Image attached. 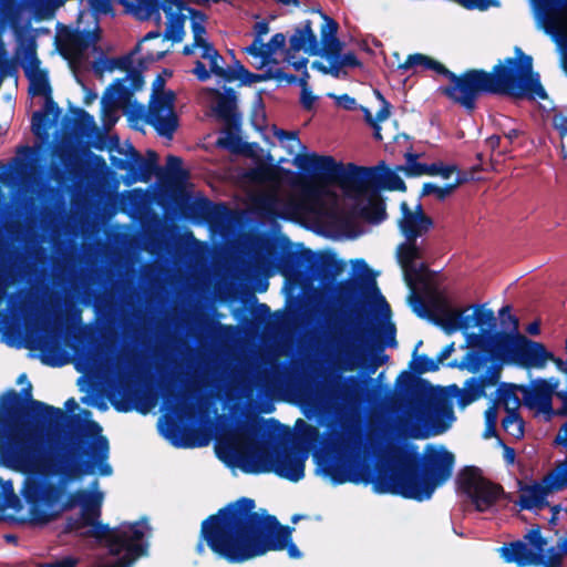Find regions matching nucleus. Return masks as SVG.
Returning a JSON list of instances; mask_svg holds the SVG:
<instances>
[{
	"label": "nucleus",
	"instance_id": "nucleus-35",
	"mask_svg": "<svg viewBox=\"0 0 567 567\" xmlns=\"http://www.w3.org/2000/svg\"><path fill=\"white\" fill-rule=\"evenodd\" d=\"M464 178L462 177H457L453 183L451 184H446L445 186L443 187H440L433 183H424L423 184V187H422V190H421V196H429V195H435V197L440 200V202H443L446 199V197H449L460 185H462L464 183Z\"/></svg>",
	"mask_w": 567,
	"mask_h": 567
},
{
	"label": "nucleus",
	"instance_id": "nucleus-8",
	"mask_svg": "<svg viewBox=\"0 0 567 567\" xmlns=\"http://www.w3.org/2000/svg\"><path fill=\"white\" fill-rule=\"evenodd\" d=\"M516 58H506L486 71L491 95H505L513 100H546L548 94L540 75L533 69V58L516 48Z\"/></svg>",
	"mask_w": 567,
	"mask_h": 567
},
{
	"label": "nucleus",
	"instance_id": "nucleus-18",
	"mask_svg": "<svg viewBox=\"0 0 567 567\" xmlns=\"http://www.w3.org/2000/svg\"><path fill=\"white\" fill-rule=\"evenodd\" d=\"M559 385L558 380H544L539 379L535 384L529 386H519L523 392V399L526 406L537 409L545 414H555L556 410L553 409L551 399L561 390H557Z\"/></svg>",
	"mask_w": 567,
	"mask_h": 567
},
{
	"label": "nucleus",
	"instance_id": "nucleus-31",
	"mask_svg": "<svg viewBox=\"0 0 567 567\" xmlns=\"http://www.w3.org/2000/svg\"><path fill=\"white\" fill-rule=\"evenodd\" d=\"M517 386L511 383H501L496 390L493 403L502 404L506 412H518L520 406L519 398L516 394Z\"/></svg>",
	"mask_w": 567,
	"mask_h": 567
},
{
	"label": "nucleus",
	"instance_id": "nucleus-23",
	"mask_svg": "<svg viewBox=\"0 0 567 567\" xmlns=\"http://www.w3.org/2000/svg\"><path fill=\"white\" fill-rule=\"evenodd\" d=\"M398 262L403 269L404 280L410 288H413L419 277V269L415 260L421 258V250L416 240H406L399 245L396 249Z\"/></svg>",
	"mask_w": 567,
	"mask_h": 567
},
{
	"label": "nucleus",
	"instance_id": "nucleus-46",
	"mask_svg": "<svg viewBox=\"0 0 567 567\" xmlns=\"http://www.w3.org/2000/svg\"><path fill=\"white\" fill-rule=\"evenodd\" d=\"M396 328L393 322H386L383 328H381L378 331L377 334V346L379 349H384L385 347H395L396 346V339H395Z\"/></svg>",
	"mask_w": 567,
	"mask_h": 567
},
{
	"label": "nucleus",
	"instance_id": "nucleus-42",
	"mask_svg": "<svg viewBox=\"0 0 567 567\" xmlns=\"http://www.w3.org/2000/svg\"><path fill=\"white\" fill-rule=\"evenodd\" d=\"M502 426L512 436L519 439L524 435V420L519 412H506L502 420Z\"/></svg>",
	"mask_w": 567,
	"mask_h": 567
},
{
	"label": "nucleus",
	"instance_id": "nucleus-62",
	"mask_svg": "<svg viewBox=\"0 0 567 567\" xmlns=\"http://www.w3.org/2000/svg\"><path fill=\"white\" fill-rule=\"evenodd\" d=\"M246 52L255 58H261L262 63L269 60L268 55H266V45L261 39H255L246 49Z\"/></svg>",
	"mask_w": 567,
	"mask_h": 567
},
{
	"label": "nucleus",
	"instance_id": "nucleus-2",
	"mask_svg": "<svg viewBox=\"0 0 567 567\" xmlns=\"http://www.w3.org/2000/svg\"><path fill=\"white\" fill-rule=\"evenodd\" d=\"M415 450V446H412L411 452L405 446H390L388 470H380L362 480L351 474L348 460L339 454H315L313 457L322 473L336 485L363 481L371 483L378 494L423 502L430 499L436 487L451 477L455 457L443 446L427 445L424 456Z\"/></svg>",
	"mask_w": 567,
	"mask_h": 567
},
{
	"label": "nucleus",
	"instance_id": "nucleus-55",
	"mask_svg": "<svg viewBox=\"0 0 567 567\" xmlns=\"http://www.w3.org/2000/svg\"><path fill=\"white\" fill-rule=\"evenodd\" d=\"M166 167L173 178H184L187 176V172L183 169V159L175 155H168L166 157Z\"/></svg>",
	"mask_w": 567,
	"mask_h": 567
},
{
	"label": "nucleus",
	"instance_id": "nucleus-30",
	"mask_svg": "<svg viewBox=\"0 0 567 567\" xmlns=\"http://www.w3.org/2000/svg\"><path fill=\"white\" fill-rule=\"evenodd\" d=\"M444 64L422 53L409 54L405 61L399 64L398 69L403 71L414 70L417 68L422 70H432L437 74H442Z\"/></svg>",
	"mask_w": 567,
	"mask_h": 567
},
{
	"label": "nucleus",
	"instance_id": "nucleus-49",
	"mask_svg": "<svg viewBox=\"0 0 567 567\" xmlns=\"http://www.w3.org/2000/svg\"><path fill=\"white\" fill-rule=\"evenodd\" d=\"M485 431H484V437L489 439L492 436L497 435L496 424H497V408L496 403H492L485 412Z\"/></svg>",
	"mask_w": 567,
	"mask_h": 567
},
{
	"label": "nucleus",
	"instance_id": "nucleus-57",
	"mask_svg": "<svg viewBox=\"0 0 567 567\" xmlns=\"http://www.w3.org/2000/svg\"><path fill=\"white\" fill-rule=\"evenodd\" d=\"M7 509L14 513H20L23 509V503L16 492L0 501V513H4Z\"/></svg>",
	"mask_w": 567,
	"mask_h": 567
},
{
	"label": "nucleus",
	"instance_id": "nucleus-54",
	"mask_svg": "<svg viewBox=\"0 0 567 567\" xmlns=\"http://www.w3.org/2000/svg\"><path fill=\"white\" fill-rule=\"evenodd\" d=\"M440 362L439 360L429 358L426 354H421L417 360L416 364L413 367V370L417 374H423L426 372H435L440 369Z\"/></svg>",
	"mask_w": 567,
	"mask_h": 567
},
{
	"label": "nucleus",
	"instance_id": "nucleus-24",
	"mask_svg": "<svg viewBox=\"0 0 567 567\" xmlns=\"http://www.w3.org/2000/svg\"><path fill=\"white\" fill-rule=\"evenodd\" d=\"M499 551L506 563H514L517 567L537 566L542 559L540 553L528 548L523 540L504 544Z\"/></svg>",
	"mask_w": 567,
	"mask_h": 567
},
{
	"label": "nucleus",
	"instance_id": "nucleus-58",
	"mask_svg": "<svg viewBox=\"0 0 567 567\" xmlns=\"http://www.w3.org/2000/svg\"><path fill=\"white\" fill-rule=\"evenodd\" d=\"M287 37L286 34L279 32L271 37L270 41L268 43H265L266 45V55L270 59L272 54H275L279 50H284L286 47Z\"/></svg>",
	"mask_w": 567,
	"mask_h": 567
},
{
	"label": "nucleus",
	"instance_id": "nucleus-13",
	"mask_svg": "<svg viewBox=\"0 0 567 567\" xmlns=\"http://www.w3.org/2000/svg\"><path fill=\"white\" fill-rule=\"evenodd\" d=\"M456 484L457 489L470 498L480 513L494 506L505 493L502 485L484 477L482 470L474 465L465 466L458 472Z\"/></svg>",
	"mask_w": 567,
	"mask_h": 567
},
{
	"label": "nucleus",
	"instance_id": "nucleus-25",
	"mask_svg": "<svg viewBox=\"0 0 567 567\" xmlns=\"http://www.w3.org/2000/svg\"><path fill=\"white\" fill-rule=\"evenodd\" d=\"M488 388L481 377H471L464 382L461 389L456 384H451L441 391H447L452 396L457 398L460 408H465L482 396H485V389Z\"/></svg>",
	"mask_w": 567,
	"mask_h": 567
},
{
	"label": "nucleus",
	"instance_id": "nucleus-17",
	"mask_svg": "<svg viewBox=\"0 0 567 567\" xmlns=\"http://www.w3.org/2000/svg\"><path fill=\"white\" fill-rule=\"evenodd\" d=\"M426 423L431 425L430 431L414 430L411 434L414 439H427L430 435H437L446 432L455 420L453 405L445 399H437L422 413Z\"/></svg>",
	"mask_w": 567,
	"mask_h": 567
},
{
	"label": "nucleus",
	"instance_id": "nucleus-12",
	"mask_svg": "<svg viewBox=\"0 0 567 567\" xmlns=\"http://www.w3.org/2000/svg\"><path fill=\"white\" fill-rule=\"evenodd\" d=\"M355 316L358 324L351 334H344L337 326L329 328L327 334L328 343L334 348L337 359L344 370H352L360 362L367 352L371 336V330L362 326L367 312L361 306L355 308Z\"/></svg>",
	"mask_w": 567,
	"mask_h": 567
},
{
	"label": "nucleus",
	"instance_id": "nucleus-37",
	"mask_svg": "<svg viewBox=\"0 0 567 567\" xmlns=\"http://www.w3.org/2000/svg\"><path fill=\"white\" fill-rule=\"evenodd\" d=\"M90 37L85 30H68L64 34V42L74 51L82 53L92 45Z\"/></svg>",
	"mask_w": 567,
	"mask_h": 567
},
{
	"label": "nucleus",
	"instance_id": "nucleus-32",
	"mask_svg": "<svg viewBox=\"0 0 567 567\" xmlns=\"http://www.w3.org/2000/svg\"><path fill=\"white\" fill-rule=\"evenodd\" d=\"M137 3L141 8L145 10V19L151 18L154 13L158 14L159 9H162L164 13L168 16L175 14V12L173 11L174 6L179 11L186 8L183 0H163L162 3L159 2V0H137Z\"/></svg>",
	"mask_w": 567,
	"mask_h": 567
},
{
	"label": "nucleus",
	"instance_id": "nucleus-36",
	"mask_svg": "<svg viewBox=\"0 0 567 567\" xmlns=\"http://www.w3.org/2000/svg\"><path fill=\"white\" fill-rule=\"evenodd\" d=\"M140 49V44L136 45V48L126 55L118 56V58H111L105 59L102 61V66L96 65L95 71L96 72H103V71H110L112 72L115 69L122 70V71H130V68L133 65L132 55L136 53Z\"/></svg>",
	"mask_w": 567,
	"mask_h": 567
},
{
	"label": "nucleus",
	"instance_id": "nucleus-48",
	"mask_svg": "<svg viewBox=\"0 0 567 567\" xmlns=\"http://www.w3.org/2000/svg\"><path fill=\"white\" fill-rule=\"evenodd\" d=\"M74 114H75V126L80 132L86 133L89 131L96 128L93 115H91L85 110L76 107V109H74Z\"/></svg>",
	"mask_w": 567,
	"mask_h": 567
},
{
	"label": "nucleus",
	"instance_id": "nucleus-15",
	"mask_svg": "<svg viewBox=\"0 0 567 567\" xmlns=\"http://www.w3.org/2000/svg\"><path fill=\"white\" fill-rule=\"evenodd\" d=\"M116 152L124 155V157L111 155L110 162L114 168L126 172L123 176L126 186L136 182L147 183L159 171L157 165L158 155L153 150L146 152V158L132 144H127L126 148L118 146Z\"/></svg>",
	"mask_w": 567,
	"mask_h": 567
},
{
	"label": "nucleus",
	"instance_id": "nucleus-14",
	"mask_svg": "<svg viewBox=\"0 0 567 567\" xmlns=\"http://www.w3.org/2000/svg\"><path fill=\"white\" fill-rule=\"evenodd\" d=\"M164 86L165 80L157 75L153 82V94L145 122L158 135L171 140L179 126V121L175 112L176 95L172 90L164 91Z\"/></svg>",
	"mask_w": 567,
	"mask_h": 567
},
{
	"label": "nucleus",
	"instance_id": "nucleus-33",
	"mask_svg": "<svg viewBox=\"0 0 567 567\" xmlns=\"http://www.w3.org/2000/svg\"><path fill=\"white\" fill-rule=\"evenodd\" d=\"M27 78L30 82L29 94L32 96H44L48 100L51 96L52 89L49 81L47 70H38V73L32 74L30 71L27 72Z\"/></svg>",
	"mask_w": 567,
	"mask_h": 567
},
{
	"label": "nucleus",
	"instance_id": "nucleus-61",
	"mask_svg": "<svg viewBox=\"0 0 567 567\" xmlns=\"http://www.w3.org/2000/svg\"><path fill=\"white\" fill-rule=\"evenodd\" d=\"M221 60L220 59H215V56H213L210 60H209V66H210V72L219 78H221L223 80H225L226 82H234V75L230 74L227 69H225L223 65H221Z\"/></svg>",
	"mask_w": 567,
	"mask_h": 567
},
{
	"label": "nucleus",
	"instance_id": "nucleus-20",
	"mask_svg": "<svg viewBox=\"0 0 567 567\" xmlns=\"http://www.w3.org/2000/svg\"><path fill=\"white\" fill-rule=\"evenodd\" d=\"M303 51L309 55H319L320 44L312 29V21L307 19L297 25L289 38V48L286 50V60L295 58V53Z\"/></svg>",
	"mask_w": 567,
	"mask_h": 567
},
{
	"label": "nucleus",
	"instance_id": "nucleus-40",
	"mask_svg": "<svg viewBox=\"0 0 567 567\" xmlns=\"http://www.w3.org/2000/svg\"><path fill=\"white\" fill-rule=\"evenodd\" d=\"M190 17H192V32L194 35L193 45H202L206 40L204 39V34L206 33V28L204 25V21L206 20V14L199 10L194 8H187Z\"/></svg>",
	"mask_w": 567,
	"mask_h": 567
},
{
	"label": "nucleus",
	"instance_id": "nucleus-47",
	"mask_svg": "<svg viewBox=\"0 0 567 567\" xmlns=\"http://www.w3.org/2000/svg\"><path fill=\"white\" fill-rule=\"evenodd\" d=\"M197 207L202 218L208 221L216 219L226 210L224 204H214L213 202L206 198L199 202Z\"/></svg>",
	"mask_w": 567,
	"mask_h": 567
},
{
	"label": "nucleus",
	"instance_id": "nucleus-50",
	"mask_svg": "<svg viewBox=\"0 0 567 567\" xmlns=\"http://www.w3.org/2000/svg\"><path fill=\"white\" fill-rule=\"evenodd\" d=\"M333 64L338 69V78H340V75L342 73V69H344V68H351V69L362 68V62L358 59L355 53L352 51H349L347 53H341L340 58H338L333 62Z\"/></svg>",
	"mask_w": 567,
	"mask_h": 567
},
{
	"label": "nucleus",
	"instance_id": "nucleus-38",
	"mask_svg": "<svg viewBox=\"0 0 567 567\" xmlns=\"http://www.w3.org/2000/svg\"><path fill=\"white\" fill-rule=\"evenodd\" d=\"M168 21L165 30V38L173 42H181L184 37L185 17L181 13L166 16Z\"/></svg>",
	"mask_w": 567,
	"mask_h": 567
},
{
	"label": "nucleus",
	"instance_id": "nucleus-51",
	"mask_svg": "<svg viewBox=\"0 0 567 567\" xmlns=\"http://www.w3.org/2000/svg\"><path fill=\"white\" fill-rule=\"evenodd\" d=\"M343 47L344 43L337 37L326 45L320 47V54L324 56L329 62H334L338 58H340Z\"/></svg>",
	"mask_w": 567,
	"mask_h": 567
},
{
	"label": "nucleus",
	"instance_id": "nucleus-3",
	"mask_svg": "<svg viewBox=\"0 0 567 567\" xmlns=\"http://www.w3.org/2000/svg\"><path fill=\"white\" fill-rule=\"evenodd\" d=\"M255 507L248 497L227 504L202 522L200 538L215 555L233 564L284 549L290 558H300L302 554L291 538L293 528Z\"/></svg>",
	"mask_w": 567,
	"mask_h": 567
},
{
	"label": "nucleus",
	"instance_id": "nucleus-64",
	"mask_svg": "<svg viewBox=\"0 0 567 567\" xmlns=\"http://www.w3.org/2000/svg\"><path fill=\"white\" fill-rule=\"evenodd\" d=\"M79 559L73 556H64L50 563H41L37 567H78Z\"/></svg>",
	"mask_w": 567,
	"mask_h": 567
},
{
	"label": "nucleus",
	"instance_id": "nucleus-5",
	"mask_svg": "<svg viewBox=\"0 0 567 567\" xmlns=\"http://www.w3.org/2000/svg\"><path fill=\"white\" fill-rule=\"evenodd\" d=\"M465 347L468 350L464 357L461 360L450 361L449 368L477 373L489 360L509 357L523 368L542 369L548 359H554V354L543 343L520 333L512 334L506 331L482 329L477 333H467Z\"/></svg>",
	"mask_w": 567,
	"mask_h": 567
},
{
	"label": "nucleus",
	"instance_id": "nucleus-44",
	"mask_svg": "<svg viewBox=\"0 0 567 567\" xmlns=\"http://www.w3.org/2000/svg\"><path fill=\"white\" fill-rule=\"evenodd\" d=\"M322 24L320 27V47L326 45L331 40L338 37L339 24L338 22L327 14H322Z\"/></svg>",
	"mask_w": 567,
	"mask_h": 567
},
{
	"label": "nucleus",
	"instance_id": "nucleus-60",
	"mask_svg": "<svg viewBox=\"0 0 567 567\" xmlns=\"http://www.w3.org/2000/svg\"><path fill=\"white\" fill-rule=\"evenodd\" d=\"M25 59L28 63L23 66L24 74L27 75V72L30 71L32 74L38 73V70L40 69V60L37 55L35 47L29 45L25 50Z\"/></svg>",
	"mask_w": 567,
	"mask_h": 567
},
{
	"label": "nucleus",
	"instance_id": "nucleus-27",
	"mask_svg": "<svg viewBox=\"0 0 567 567\" xmlns=\"http://www.w3.org/2000/svg\"><path fill=\"white\" fill-rule=\"evenodd\" d=\"M126 78L116 79L105 91L102 96L101 105L102 111H107L118 107L121 104L127 103L132 95L133 90L125 84Z\"/></svg>",
	"mask_w": 567,
	"mask_h": 567
},
{
	"label": "nucleus",
	"instance_id": "nucleus-45",
	"mask_svg": "<svg viewBox=\"0 0 567 567\" xmlns=\"http://www.w3.org/2000/svg\"><path fill=\"white\" fill-rule=\"evenodd\" d=\"M166 399L172 401L173 406L177 411H181L185 414H190L195 410L193 401L188 403V394L184 393L182 396H179L176 389H167Z\"/></svg>",
	"mask_w": 567,
	"mask_h": 567
},
{
	"label": "nucleus",
	"instance_id": "nucleus-26",
	"mask_svg": "<svg viewBox=\"0 0 567 567\" xmlns=\"http://www.w3.org/2000/svg\"><path fill=\"white\" fill-rule=\"evenodd\" d=\"M466 309L442 308L439 312L436 323L447 334H452L458 330L466 331L473 327V317H467Z\"/></svg>",
	"mask_w": 567,
	"mask_h": 567
},
{
	"label": "nucleus",
	"instance_id": "nucleus-11",
	"mask_svg": "<svg viewBox=\"0 0 567 567\" xmlns=\"http://www.w3.org/2000/svg\"><path fill=\"white\" fill-rule=\"evenodd\" d=\"M441 75L449 80V84L440 86V93L464 107L468 113L476 109L480 96L491 94L484 69H467L461 74H456L444 66Z\"/></svg>",
	"mask_w": 567,
	"mask_h": 567
},
{
	"label": "nucleus",
	"instance_id": "nucleus-9",
	"mask_svg": "<svg viewBox=\"0 0 567 567\" xmlns=\"http://www.w3.org/2000/svg\"><path fill=\"white\" fill-rule=\"evenodd\" d=\"M102 497V493H94L92 508L95 515L91 518L92 523L86 524V527L90 528L81 533V535L104 540L112 556H120L133 545H148L144 539L145 532L142 528V525H144L146 529H150L146 518L134 523H122L115 527H110L109 524L100 522Z\"/></svg>",
	"mask_w": 567,
	"mask_h": 567
},
{
	"label": "nucleus",
	"instance_id": "nucleus-10",
	"mask_svg": "<svg viewBox=\"0 0 567 567\" xmlns=\"http://www.w3.org/2000/svg\"><path fill=\"white\" fill-rule=\"evenodd\" d=\"M306 269L322 284L331 285L344 270L346 264L338 259L332 250L315 254L309 248L300 250L287 249L281 257V271L285 275L293 272L298 267Z\"/></svg>",
	"mask_w": 567,
	"mask_h": 567
},
{
	"label": "nucleus",
	"instance_id": "nucleus-19",
	"mask_svg": "<svg viewBox=\"0 0 567 567\" xmlns=\"http://www.w3.org/2000/svg\"><path fill=\"white\" fill-rule=\"evenodd\" d=\"M347 196L355 199L354 205L351 208V214L358 218L363 219L370 224H380L386 218L385 203L374 188H371L367 194V200L363 203L361 197L363 195H357L354 192H344Z\"/></svg>",
	"mask_w": 567,
	"mask_h": 567
},
{
	"label": "nucleus",
	"instance_id": "nucleus-7",
	"mask_svg": "<svg viewBox=\"0 0 567 567\" xmlns=\"http://www.w3.org/2000/svg\"><path fill=\"white\" fill-rule=\"evenodd\" d=\"M233 454L238 467L246 474L274 472L293 483L305 476L306 455H299L292 450L274 453L268 443L246 437L233 447Z\"/></svg>",
	"mask_w": 567,
	"mask_h": 567
},
{
	"label": "nucleus",
	"instance_id": "nucleus-22",
	"mask_svg": "<svg viewBox=\"0 0 567 567\" xmlns=\"http://www.w3.org/2000/svg\"><path fill=\"white\" fill-rule=\"evenodd\" d=\"M213 110L216 117L223 121L228 130L239 131L241 115L237 110V94L233 87H225V92L218 94Z\"/></svg>",
	"mask_w": 567,
	"mask_h": 567
},
{
	"label": "nucleus",
	"instance_id": "nucleus-39",
	"mask_svg": "<svg viewBox=\"0 0 567 567\" xmlns=\"http://www.w3.org/2000/svg\"><path fill=\"white\" fill-rule=\"evenodd\" d=\"M467 317H473V327H481L480 332L482 329L494 331L493 328L496 326V318L493 310L477 306L474 312L467 315Z\"/></svg>",
	"mask_w": 567,
	"mask_h": 567
},
{
	"label": "nucleus",
	"instance_id": "nucleus-1",
	"mask_svg": "<svg viewBox=\"0 0 567 567\" xmlns=\"http://www.w3.org/2000/svg\"><path fill=\"white\" fill-rule=\"evenodd\" d=\"M72 417L78 424L76 431L71 433L70 444L62 453L47 454L40 463L18 471L24 474L21 496L28 505V513L19 518L20 523L44 526L76 506L81 507L80 515L68 516L62 533H76L92 523L94 493L86 488L69 492L68 485L90 473L93 463L83 456L109 457V441L96 421Z\"/></svg>",
	"mask_w": 567,
	"mask_h": 567
},
{
	"label": "nucleus",
	"instance_id": "nucleus-21",
	"mask_svg": "<svg viewBox=\"0 0 567 567\" xmlns=\"http://www.w3.org/2000/svg\"><path fill=\"white\" fill-rule=\"evenodd\" d=\"M400 209L401 218L399 219L398 226L406 240H416L434 226V221L430 216L412 214L406 202L401 203Z\"/></svg>",
	"mask_w": 567,
	"mask_h": 567
},
{
	"label": "nucleus",
	"instance_id": "nucleus-53",
	"mask_svg": "<svg viewBox=\"0 0 567 567\" xmlns=\"http://www.w3.org/2000/svg\"><path fill=\"white\" fill-rule=\"evenodd\" d=\"M563 550H557L555 547H550L547 550V555L544 551H540V563H537V566L543 567H560L563 564Z\"/></svg>",
	"mask_w": 567,
	"mask_h": 567
},
{
	"label": "nucleus",
	"instance_id": "nucleus-59",
	"mask_svg": "<svg viewBox=\"0 0 567 567\" xmlns=\"http://www.w3.org/2000/svg\"><path fill=\"white\" fill-rule=\"evenodd\" d=\"M456 171V166L454 165H443L442 163H432L429 164L426 174L430 176L440 175L443 178H450L451 175Z\"/></svg>",
	"mask_w": 567,
	"mask_h": 567
},
{
	"label": "nucleus",
	"instance_id": "nucleus-34",
	"mask_svg": "<svg viewBox=\"0 0 567 567\" xmlns=\"http://www.w3.org/2000/svg\"><path fill=\"white\" fill-rule=\"evenodd\" d=\"M362 380L357 375L346 378L340 385L336 388L337 395L346 402H350L362 391Z\"/></svg>",
	"mask_w": 567,
	"mask_h": 567
},
{
	"label": "nucleus",
	"instance_id": "nucleus-43",
	"mask_svg": "<svg viewBox=\"0 0 567 567\" xmlns=\"http://www.w3.org/2000/svg\"><path fill=\"white\" fill-rule=\"evenodd\" d=\"M506 358L507 357H504L503 359H492L486 363V371L480 377L488 388L498 383L503 369V362H505ZM483 368H485V365Z\"/></svg>",
	"mask_w": 567,
	"mask_h": 567
},
{
	"label": "nucleus",
	"instance_id": "nucleus-29",
	"mask_svg": "<svg viewBox=\"0 0 567 567\" xmlns=\"http://www.w3.org/2000/svg\"><path fill=\"white\" fill-rule=\"evenodd\" d=\"M60 109L52 97L44 101L43 110L35 111L31 118L32 132L40 136L44 134L58 118Z\"/></svg>",
	"mask_w": 567,
	"mask_h": 567
},
{
	"label": "nucleus",
	"instance_id": "nucleus-52",
	"mask_svg": "<svg viewBox=\"0 0 567 567\" xmlns=\"http://www.w3.org/2000/svg\"><path fill=\"white\" fill-rule=\"evenodd\" d=\"M535 551H545L547 539L540 533V526L534 525L533 528L524 537Z\"/></svg>",
	"mask_w": 567,
	"mask_h": 567
},
{
	"label": "nucleus",
	"instance_id": "nucleus-28",
	"mask_svg": "<svg viewBox=\"0 0 567 567\" xmlns=\"http://www.w3.org/2000/svg\"><path fill=\"white\" fill-rule=\"evenodd\" d=\"M371 287L374 292L380 295L377 287V282L373 277L367 280H342L337 285V293L340 300H343L350 305H358L359 297L363 290V287Z\"/></svg>",
	"mask_w": 567,
	"mask_h": 567
},
{
	"label": "nucleus",
	"instance_id": "nucleus-41",
	"mask_svg": "<svg viewBox=\"0 0 567 567\" xmlns=\"http://www.w3.org/2000/svg\"><path fill=\"white\" fill-rule=\"evenodd\" d=\"M417 154L406 153V164L396 166V171L403 172L408 177L425 175L429 164L417 162Z\"/></svg>",
	"mask_w": 567,
	"mask_h": 567
},
{
	"label": "nucleus",
	"instance_id": "nucleus-6",
	"mask_svg": "<svg viewBox=\"0 0 567 567\" xmlns=\"http://www.w3.org/2000/svg\"><path fill=\"white\" fill-rule=\"evenodd\" d=\"M299 168L303 172H311L313 176L327 184H339L347 193L354 192L357 195H365L369 188L378 192L398 190L405 192L406 185L399 176V171L390 169L384 162L375 166L365 167L353 163L343 165L336 162L330 155H318L316 153L299 155L296 157Z\"/></svg>",
	"mask_w": 567,
	"mask_h": 567
},
{
	"label": "nucleus",
	"instance_id": "nucleus-56",
	"mask_svg": "<svg viewBox=\"0 0 567 567\" xmlns=\"http://www.w3.org/2000/svg\"><path fill=\"white\" fill-rule=\"evenodd\" d=\"M511 306L506 305V306H503L499 311H498V315L501 317V320H502V324L503 326H509L511 327V332L512 334H516V333H519L518 332V324H519V321H518V318L515 316V315H512L511 313Z\"/></svg>",
	"mask_w": 567,
	"mask_h": 567
},
{
	"label": "nucleus",
	"instance_id": "nucleus-16",
	"mask_svg": "<svg viewBox=\"0 0 567 567\" xmlns=\"http://www.w3.org/2000/svg\"><path fill=\"white\" fill-rule=\"evenodd\" d=\"M563 489L564 488L560 486V483L555 473L550 471L542 478L540 482H534L533 484L525 485L520 488L522 493L519 495V499L517 501V505L522 509L526 511H542L549 506L547 496L551 492H558Z\"/></svg>",
	"mask_w": 567,
	"mask_h": 567
},
{
	"label": "nucleus",
	"instance_id": "nucleus-4",
	"mask_svg": "<svg viewBox=\"0 0 567 567\" xmlns=\"http://www.w3.org/2000/svg\"><path fill=\"white\" fill-rule=\"evenodd\" d=\"M66 417L62 409L32 399L30 382L20 393L14 389L3 392L0 395L1 464L19 471L53 454L41 451L38 433L60 426Z\"/></svg>",
	"mask_w": 567,
	"mask_h": 567
},
{
	"label": "nucleus",
	"instance_id": "nucleus-63",
	"mask_svg": "<svg viewBox=\"0 0 567 567\" xmlns=\"http://www.w3.org/2000/svg\"><path fill=\"white\" fill-rule=\"evenodd\" d=\"M395 384H396V388L399 389V391H402L408 394L414 388V379L409 372L403 371L398 377Z\"/></svg>",
	"mask_w": 567,
	"mask_h": 567
}]
</instances>
